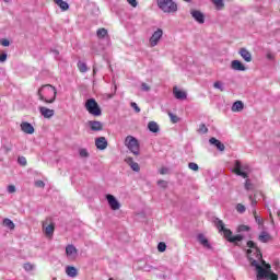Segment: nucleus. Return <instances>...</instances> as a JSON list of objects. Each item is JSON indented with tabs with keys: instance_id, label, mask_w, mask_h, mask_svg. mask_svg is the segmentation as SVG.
<instances>
[{
	"instance_id": "obj_1",
	"label": "nucleus",
	"mask_w": 280,
	"mask_h": 280,
	"mask_svg": "<svg viewBox=\"0 0 280 280\" xmlns=\"http://www.w3.org/2000/svg\"><path fill=\"white\" fill-rule=\"evenodd\" d=\"M247 257L253 268H256V279H270V280H279V275L272 272V267L270 264L264 260V255L257 244L253 241L247 242Z\"/></svg>"
},
{
	"instance_id": "obj_2",
	"label": "nucleus",
	"mask_w": 280,
	"mask_h": 280,
	"mask_svg": "<svg viewBox=\"0 0 280 280\" xmlns=\"http://www.w3.org/2000/svg\"><path fill=\"white\" fill-rule=\"evenodd\" d=\"M39 102L45 104H54L56 97H58V90L51 84H44L37 91Z\"/></svg>"
},
{
	"instance_id": "obj_3",
	"label": "nucleus",
	"mask_w": 280,
	"mask_h": 280,
	"mask_svg": "<svg viewBox=\"0 0 280 280\" xmlns=\"http://www.w3.org/2000/svg\"><path fill=\"white\" fill-rule=\"evenodd\" d=\"M215 226L219 233H223V237L226 240V242H230V244H237V242H242V240H244L242 234L233 236V232L230 229H226L224 221L220 219H217Z\"/></svg>"
},
{
	"instance_id": "obj_4",
	"label": "nucleus",
	"mask_w": 280,
	"mask_h": 280,
	"mask_svg": "<svg viewBox=\"0 0 280 280\" xmlns=\"http://www.w3.org/2000/svg\"><path fill=\"white\" fill-rule=\"evenodd\" d=\"M158 8L165 12L166 14H173L174 12H178V4L173 0H156Z\"/></svg>"
},
{
	"instance_id": "obj_5",
	"label": "nucleus",
	"mask_w": 280,
	"mask_h": 280,
	"mask_svg": "<svg viewBox=\"0 0 280 280\" xmlns=\"http://www.w3.org/2000/svg\"><path fill=\"white\" fill-rule=\"evenodd\" d=\"M125 145L135 156H139V154H141V145L139 144V140H137V138L127 136L125 139Z\"/></svg>"
},
{
	"instance_id": "obj_6",
	"label": "nucleus",
	"mask_w": 280,
	"mask_h": 280,
	"mask_svg": "<svg viewBox=\"0 0 280 280\" xmlns=\"http://www.w3.org/2000/svg\"><path fill=\"white\" fill-rule=\"evenodd\" d=\"M42 231L48 240L54 238V233L56 231V223L51 218L48 217L42 222Z\"/></svg>"
},
{
	"instance_id": "obj_7",
	"label": "nucleus",
	"mask_w": 280,
	"mask_h": 280,
	"mask_svg": "<svg viewBox=\"0 0 280 280\" xmlns=\"http://www.w3.org/2000/svg\"><path fill=\"white\" fill-rule=\"evenodd\" d=\"M85 109L88 113H90V115H93L94 117H100L102 115V108H100V105L95 98H89L85 102Z\"/></svg>"
},
{
	"instance_id": "obj_8",
	"label": "nucleus",
	"mask_w": 280,
	"mask_h": 280,
	"mask_svg": "<svg viewBox=\"0 0 280 280\" xmlns=\"http://www.w3.org/2000/svg\"><path fill=\"white\" fill-rule=\"evenodd\" d=\"M161 38H163V30L158 28L149 39L151 47H156Z\"/></svg>"
},
{
	"instance_id": "obj_9",
	"label": "nucleus",
	"mask_w": 280,
	"mask_h": 280,
	"mask_svg": "<svg viewBox=\"0 0 280 280\" xmlns=\"http://www.w3.org/2000/svg\"><path fill=\"white\" fill-rule=\"evenodd\" d=\"M106 200L110 207L112 211H119L121 209V203L113 195H106Z\"/></svg>"
},
{
	"instance_id": "obj_10",
	"label": "nucleus",
	"mask_w": 280,
	"mask_h": 280,
	"mask_svg": "<svg viewBox=\"0 0 280 280\" xmlns=\"http://www.w3.org/2000/svg\"><path fill=\"white\" fill-rule=\"evenodd\" d=\"M246 170H248V166H242L240 161L235 162L234 173H236L237 176H242V178H248V173H246Z\"/></svg>"
},
{
	"instance_id": "obj_11",
	"label": "nucleus",
	"mask_w": 280,
	"mask_h": 280,
	"mask_svg": "<svg viewBox=\"0 0 280 280\" xmlns=\"http://www.w3.org/2000/svg\"><path fill=\"white\" fill-rule=\"evenodd\" d=\"M190 14H191L192 19L200 25H202L205 23V13L203 12L192 9V10H190Z\"/></svg>"
},
{
	"instance_id": "obj_12",
	"label": "nucleus",
	"mask_w": 280,
	"mask_h": 280,
	"mask_svg": "<svg viewBox=\"0 0 280 280\" xmlns=\"http://www.w3.org/2000/svg\"><path fill=\"white\" fill-rule=\"evenodd\" d=\"M38 110L45 119H51V117H54V115H56V112L54 109L47 108L45 106H40L38 108Z\"/></svg>"
},
{
	"instance_id": "obj_13",
	"label": "nucleus",
	"mask_w": 280,
	"mask_h": 280,
	"mask_svg": "<svg viewBox=\"0 0 280 280\" xmlns=\"http://www.w3.org/2000/svg\"><path fill=\"white\" fill-rule=\"evenodd\" d=\"M66 255L69 259H75L78 257V248H75L73 244L67 245Z\"/></svg>"
},
{
	"instance_id": "obj_14",
	"label": "nucleus",
	"mask_w": 280,
	"mask_h": 280,
	"mask_svg": "<svg viewBox=\"0 0 280 280\" xmlns=\"http://www.w3.org/2000/svg\"><path fill=\"white\" fill-rule=\"evenodd\" d=\"M95 145L97 150H106L108 148V140L105 137L96 138Z\"/></svg>"
},
{
	"instance_id": "obj_15",
	"label": "nucleus",
	"mask_w": 280,
	"mask_h": 280,
	"mask_svg": "<svg viewBox=\"0 0 280 280\" xmlns=\"http://www.w3.org/2000/svg\"><path fill=\"white\" fill-rule=\"evenodd\" d=\"M20 128H21L22 132H24L25 135H34V126H32V124H30L27 121H23L20 125Z\"/></svg>"
},
{
	"instance_id": "obj_16",
	"label": "nucleus",
	"mask_w": 280,
	"mask_h": 280,
	"mask_svg": "<svg viewBox=\"0 0 280 280\" xmlns=\"http://www.w3.org/2000/svg\"><path fill=\"white\" fill-rule=\"evenodd\" d=\"M173 95L176 100H187V92L178 89V86L173 88Z\"/></svg>"
},
{
	"instance_id": "obj_17",
	"label": "nucleus",
	"mask_w": 280,
	"mask_h": 280,
	"mask_svg": "<svg viewBox=\"0 0 280 280\" xmlns=\"http://www.w3.org/2000/svg\"><path fill=\"white\" fill-rule=\"evenodd\" d=\"M89 126H90L91 130H93L94 132H100V131L104 130V125L97 120L89 121Z\"/></svg>"
},
{
	"instance_id": "obj_18",
	"label": "nucleus",
	"mask_w": 280,
	"mask_h": 280,
	"mask_svg": "<svg viewBox=\"0 0 280 280\" xmlns=\"http://www.w3.org/2000/svg\"><path fill=\"white\" fill-rule=\"evenodd\" d=\"M240 56L245 60V62H253V55L248 49L246 48H241L240 49Z\"/></svg>"
},
{
	"instance_id": "obj_19",
	"label": "nucleus",
	"mask_w": 280,
	"mask_h": 280,
	"mask_svg": "<svg viewBox=\"0 0 280 280\" xmlns=\"http://www.w3.org/2000/svg\"><path fill=\"white\" fill-rule=\"evenodd\" d=\"M209 143L211 145H215V148H218V150L220 152H224V150L226 149V147H224V143H222L220 140L215 139V138H210L209 139Z\"/></svg>"
},
{
	"instance_id": "obj_20",
	"label": "nucleus",
	"mask_w": 280,
	"mask_h": 280,
	"mask_svg": "<svg viewBox=\"0 0 280 280\" xmlns=\"http://www.w3.org/2000/svg\"><path fill=\"white\" fill-rule=\"evenodd\" d=\"M258 240L262 243V244H268V242H272V236L270 235V233L262 231L259 235H258Z\"/></svg>"
},
{
	"instance_id": "obj_21",
	"label": "nucleus",
	"mask_w": 280,
	"mask_h": 280,
	"mask_svg": "<svg viewBox=\"0 0 280 280\" xmlns=\"http://www.w3.org/2000/svg\"><path fill=\"white\" fill-rule=\"evenodd\" d=\"M125 162L131 167L133 172H140L141 167L139 166V163L135 162L132 158H127Z\"/></svg>"
},
{
	"instance_id": "obj_22",
	"label": "nucleus",
	"mask_w": 280,
	"mask_h": 280,
	"mask_svg": "<svg viewBox=\"0 0 280 280\" xmlns=\"http://www.w3.org/2000/svg\"><path fill=\"white\" fill-rule=\"evenodd\" d=\"M232 113H242L244 110V103L242 101H236L233 103Z\"/></svg>"
},
{
	"instance_id": "obj_23",
	"label": "nucleus",
	"mask_w": 280,
	"mask_h": 280,
	"mask_svg": "<svg viewBox=\"0 0 280 280\" xmlns=\"http://www.w3.org/2000/svg\"><path fill=\"white\" fill-rule=\"evenodd\" d=\"M231 67L234 71H244L246 69V66L240 60H233Z\"/></svg>"
},
{
	"instance_id": "obj_24",
	"label": "nucleus",
	"mask_w": 280,
	"mask_h": 280,
	"mask_svg": "<svg viewBox=\"0 0 280 280\" xmlns=\"http://www.w3.org/2000/svg\"><path fill=\"white\" fill-rule=\"evenodd\" d=\"M197 240L199 244H201V246H203L205 248L211 249V244L209 243V240H207V237L203 236V234H199L197 236Z\"/></svg>"
},
{
	"instance_id": "obj_25",
	"label": "nucleus",
	"mask_w": 280,
	"mask_h": 280,
	"mask_svg": "<svg viewBox=\"0 0 280 280\" xmlns=\"http://www.w3.org/2000/svg\"><path fill=\"white\" fill-rule=\"evenodd\" d=\"M54 3H56V5H58L62 12H67V10H69V3H67V1L54 0Z\"/></svg>"
},
{
	"instance_id": "obj_26",
	"label": "nucleus",
	"mask_w": 280,
	"mask_h": 280,
	"mask_svg": "<svg viewBox=\"0 0 280 280\" xmlns=\"http://www.w3.org/2000/svg\"><path fill=\"white\" fill-rule=\"evenodd\" d=\"M2 225L5 226L7 229H10V231H14V229H16L14 222L8 218L3 219Z\"/></svg>"
},
{
	"instance_id": "obj_27",
	"label": "nucleus",
	"mask_w": 280,
	"mask_h": 280,
	"mask_svg": "<svg viewBox=\"0 0 280 280\" xmlns=\"http://www.w3.org/2000/svg\"><path fill=\"white\" fill-rule=\"evenodd\" d=\"M66 273L68 275V277H72V278L78 277V269H75V267L73 266H68L66 268Z\"/></svg>"
},
{
	"instance_id": "obj_28",
	"label": "nucleus",
	"mask_w": 280,
	"mask_h": 280,
	"mask_svg": "<svg viewBox=\"0 0 280 280\" xmlns=\"http://www.w3.org/2000/svg\"><path fill=\"white\" fill-rule=\"evenodd\" d=\"M96 36L97 38L102 39L106 36H108V30L104 28V27H101L96 31Z\"/></svg>"
},
{
	"instance_id": "obj_29",
	"label": "nucleus",
	"mask_w": 280,
	"mask_h": 280,
	"mask_svg": "<svg viewBox=\"0 0 280 280\" xmlns=\"http://www.w3.org/2000/svg\"><path fill=\"white\" fill-rule=\"evenodd\" d=\"M148 129L150 130V132H159V124H156V121H150L148 124Z\"/></svg>"
},
{
	"instance_id": "obj_30",
	"label": "nucleus",
	"mask_w": 280,
	"mask_h": 280,
	"mask_svg": "<svg viewBox=\"0 0 280 280\" xmlns=\"http://www.w3.org/2000/svg\"><path fill=\"white\" fill-rule=\"evenodd\" d=\"M77 67L81 73H86V71H89V67L86 66V63L84 61H79L77 63Z\"/></svg>"
},
{
	"instance_id": "obj_31",
	"label": "nucleus",
	"mask_w": 280,
	"mask_h": 280,
	"mask_svg": "<svg viewBox=\"0 0 280 280\" xmlns=\"http://www.w3.org/2000/svg\"><path fill=\"white\" fill-rule=\"evenodd\" d=\"M211 1L215 5L217 10L224 9V0H211Z\"/></svg>"
},
{
	"instance_id": "obj_32",
	"label": "nucleus",
	"mask_w": 280,
	"mask_h": 280,
	"mask_svg": "<svg viewBox=\"0 0 280 280\" xmlns=\"http://www.w3.org/2000/svg\"><path fill=\"white\" fill-rule=\"evenodd\" d=\"M23 268L26 272H32V270H34L36 268V266L32 262H25L23 265Z\"/></svg>"
},
{
	"instance_id": "obj_33",
	"label": "nucleus",
	"mask_w": 280,
	"mask_h": 280,
	"mask_svg": "<svg viewBox=\"0 0 280 280\" xmlns=\"http://www.w3.org/2000/svg\"><path fill=\"white\" fill-rule=\"evenodd\" d=\"M168 117H170L172 124H178V121H179L178 116H176V115L173 114L172 112H168Z\"/></svg>"
},
{
	"instance_id": "obj_34",
	"label": "nucleus",
	"mask_w": 280,
	"mask_h": 280,
	"mask_svg": "<svg viewBox=\"0 0 280 280\" xmlns=\"http://www.w3.org/2000/svg\"><path fill=\"white\" fill-rule=\"evenodd\" d=\"M166 249H167V245L164 242L159 243L158 245L159 253H165Z\"/></svg>"
},
{
	"instance_id": "obj_35",
	"label": "nucleus",
	"mask_w": 280,
	"mask_h": 280,
	"mask_svg": "<svg viewBox=\"0 0 280 280\" xmlns=\"http://www.w3.org/2000/svg\"><path fill=\"white\" fill-rule=\"evenodd\" d=\"M199 132H201L202 135H207L209 132V128H207V125L201 124L199 126Z\"/></svg>"
},
{
	"instance_id": "obj_36",
	"label": "nucleus",
	"mask_w": 280,
	"mask_h": 280,
	"mask_svg": "<svg viewBox=\"0 0 280 280\" xmlns=\"http://www.w3.org/2000/svg\"><path fill=\"white\" fill-rule=\"evenodd\" d=\"M18 163L22 165V167H25V165H27V159H25V156H20L18 158Z\"/></svg>"
},
{
	"instance_id": "obj_37",
	"label": "nucleus",
	"mask_w": 280,
	"mask_h": 280,
	"mask_svg": "<svg viewBox=\"0 0 280 280\" xmlns=\"http://www.w3.org/2000/svg\"><path fill=\"white\" fill-rule=\"evenodd\" d=\"M236 211H237V213H245L246 207L242 203H238V205H236Z\"/></svg>"
},
{
	"instance_id": "obj_38",
	"label": "nucleus",
	"mask_w": 280,
	"mask_h": 280,
	"mask_svg": "<svg viewBox=\"0 0 280 280\" xmlns=\"http://www.w3.org/2000/svg\"><path fill=\"white\" fill-rule=\"evenodd\" d=\"M245 189L247 191H253V184L250 183V179H246V182H245Z\"/></svg>"
},
{
	"instance_id": "obj_39",
	"label": "nucleus",
	"mask_w": 280,
	"mask_h": 280,
	"mask_svg": "<svg viewBox=\"0 0 280 280\" xmlns=\"http://www.w3.org/2000/svg\"><path fill=\"white\" fill-rule=\"evenodd\" d=\"M188 167H189V170H191L192 172H198V170H199L198 165H197L196 163H194V162H190V163L188 164Z\"/></svg>"
},
{
	"instance_id": "obj_40",
	"label": "nucleus",
	"mask_w": 280,
	"mask_h": 280,
	"mask_svg": "<svg viewBox=\"0 0 280 280\" xmlns=\"http://www.w3.org/2000/svg\"><path fill=\"white\" fill-rule=\"evenodd\" d=\"M158 185H159L160 187H162V189H167V182H166V180L160 179V180L158 182Z\"/></svg>"
},
{
	"instance_id": "obj_41",
	"label": "nucleus",
	"mask_w": 280,
	"mask_h": 280,
	"mask_svg": "<svg viewBox=\"0 0 280 280\" xmlns=\"http://www.w3.org/2000/svg\"><path fill=\"white\" fill-rule=\"evenodd\" d=\"M246 231H250V228L248 225H240L238 226V232L244 233Z\"/></svg>"
},
{
	"instance_id": "obj_42",
	"label": "nucleus",
	"mask_w": 280,
	"mask_h": 280,
	"mask_svg": "<svg viewBox=\"0 0 280 280\" xmlns=\"http://www.w3.org/2000/svg\"><path fill=\"white\" fill-rule=\"evenodd\" d=\"M130 106L135 109L136 113H141V108H139V105H137V103L131 102Z\"/></svg>"
},
{
	"instance_id": "obj_43",
	"label": "nucleus",
	"mask_w": 280,
	"mask_h": 280,
	"mask_svg": "<svg viewBox=\"0 0 280 280\" xmlns=\"http://www.w3.org/2000/svg\"><path fill=\"white\" fill-rule=\"evenodd\" d=\"M7 189H8L9 194H15L16 192V186H14V185H9Z\"/></svg>"
},
{
	"instance_id": "obj_44",
	"label": "nucleus",
	"mask_w": 280,
	"mask_h": 280,
	"mask_svg": "<svg viewBox=\"0 0 280 280\" xmlns=\"http://www.w3.org/2000/svg\"><path fill=\"white\" fill-rule=\"evenodd\" d=\"M80 156H82L83 159H86V156H89V151H86V149H81Z\"/></svg>"
},
{
	"instance_id": "obj_45",
	"label": "nucleus",
	"mask_w": 280,
	"mask_h": 280,
	"mask_svg": "<svg viewBox=\"0 0 280 280\" xmlns=\"http://www.w3.org/2000/svg\"><path fill=\"white\" fill-rule=\"evenodd\" d=\"M0 45H2V47H10V40H8V39H0Z\"/></svg>"
},
{
	"instance_id": "obj_46",
	"label": "nucleus",
	"mask_w": 280,
	"mask_h": 280,
	"mask_svg": "<svg viewBox=\"0 0 280 280\" xmlns=\"http://www.w3.org/2000/svg\"><path fill=\"white\" fill-rule=\"evenodd\" d=\"M213 86L219 89V91H224V88H222V83L220 81L214 82Z\"/></svg>"
},
{
	"instance_id": "obj_47",
	"label": "nucleus",
	"mask_w": 280,
	"mask_h": 280,
	"mask_svg": "<svg viewBox=\"0 0 280 280\" xmlns=\"http://www.w3.org/2000/svg\"><path fill=\"white\" fill-rule=\"evenodd\" d=\"M127 3H129V5H130L131 8H137V5H138L137 0H127Z\"/></svg>"
},
{
	"instance_id": "obj_48",
	"label": "nucleus",
	"mask_w": 280,
	"mask_h": 280,
	"mask_svg": "<svg viewBox=\"0 0 280 280\" xmlns=\"http://www.w3.org/2000/svg\"><path fill=\"white\" fill-rule=\"evenodd\" d=\"M35 187L44 188L45 187V182H43V180L35 182Z\"/></svg>"
},
{
	"instance_id": "obj_49",
	"label": "nucleus",
	"mask_w": 280,
	"mask_h": 280,
	"mask_svg": "<svg viewBox=\"0 0 280 280\" xmlns=\"http://www.w3.org/2000/svg\"><path fill=\"white\" fill-rule=\"evenodd\" d=\"M254 219L257 222V224H259V226H261L264 224V219H261V217L258 215V217H256Z\"/></svg>"
},
{
	"instance_id": "obj_50",
	"label": "nucleus",
	"mask_w": 280,
	"mask_h": 280,
	"mask_svg": "<svg viewBox=\"0 0 280 280\" xmlns=\"http://www.w3.org/2000/svg\"><path fill=\"white\" fill-rule=\"evenodd\" d=\"M141 90L142 91H150V85H148V83H142L141 84Z\"/></svg>"
},
{
	"instance_id": "obj_51",
	"label": "nucleus",
	"mask_w": 280,
	"mask_h": 280,
	"mask_svg": "<svg viewBox=\"0 0 280 280\" xmlns=\"http://www.w3.org/2000/svg\"><path fill=\"white\" fill-rule=\"evenodd\" d=\"M5 60H8V55L7 54L0 55V62H5Z\"/></svg>"
},
{
	"instance_id": "obj_52",
	"label": "nucleus",
	"mask_w": 280,
	"mask_h": 280,
	"mask_svg": "<svg viewBox=\"0 0 280 280\" xmlns=\"http://www.w3.org/2000/svg\"><path fill=\"white\" fill-rule=\"evenodd\" d=\"M267 59L268 60H275V55H272V52H268L267 54Z\"/></svg>"
},
{
	"instance_id": "obj_53",
	"label": "nucleus",
	"mask_w": 280,
	"mask_h": 280,
	"mask_svg": "<svg viewBox=\"0 0 280 280\" xmlns=\"http://www.w3.org/2000/svg\"><path fill=\"white\" fill-rule=\"evenodd\" d=\"M249 200H252V207H255V205H257V200L253 199V195L249 196Z\"/></svg>"
},
{
	"instance_id": "obj_54",
	"label": "nucleus",
	"mask_w": 280,
	"mask_h": 280,
	"mask_svg": "<svg viewBox=\"0 0 280 280\" xmlns=\"http://www.w3.org/2000/svg\"><path fill=\"white\" fill-rule=\"evenodd\" d=\"M160 174H167V170H165V168H162V170H160Z\"/></svg>"
},
{
	"instance_id": "obj_55",
	"label": "nucleus",
	"mask_w": 280,
	"mask_h": 280,
	"mask_svg": "<svg viewBox=\"0 0 280 280\" xmlns=\"http://www.w3.org/2000/svg\"><path fill=\"white\" fill-rule=\"evenodd\" d=\"M253 215H254V218L258 217L257 215V210H255V209L253 210Z\"/></svg>"
},
{
	"instance_id": "obj_56",
	"label": "nucleus",
	"mask_w": 280,
	"mask_h": 280,
	"mask_svg": "<svg viewBox=\"0 0 280 280\" xmlns=\"http://www.w3.org/2000/svg\"><path fill=\"white\" fill-rule=\"evenodd\" d=\"M54 54H56V56H58V54H60L58 50H52Z\"/></svg>"
},
{
	"instance_id": "obj_57",
	"label": "nucleus",
	"mask_w": 280,
	"mask_h": 280,
	"mask_svg": "<svg viewBox=\"0 0 280 280\" xmlns=\"http://www.w3.org/2000/svg\"><path fill=\"white\" fill-rule=\"evenodd\" d=\"M2 1H4V3H9L10 2V0H2Z\"/></svg>"
},
{
	"instance_id": "obj_58",
	"label": "nucleus",
	"mask_w": 280,
	"mask_h": 280,
	"mask_svg": "<svg viewBox=\"0 0 280 280\" xmlns=\"http://www.w3.org/2000/svg\"><path fill=\"white\" fill-rule=\"evenodd\" d=\"M277 215H278V218L280 219V211H278Z\"/></svg>"
},
{
	"instance_id": "obj_59",
	"label": "nucleus",
	"mask_w": 280,
	"mask_h": 280,
	"mask_svg": "<svg viewBox=\"0 0 280 280\" xmlns=\"http://www.w3.org/2000/svg\"><path fill=\"white\" fill-rule=\"evenodd\" d=\"M93 73H94V75H95V73H96L95 69H93Z\"/></svg>"
},
{
	"instance_id": "obj_60",
	"label": "nucleus",
	"mask_w": 280,
	"mask_h": 280,
	"mask_svg": "<svg viewBox=\"0 0 280 280\" xmlns=\"http://www.w3.org/2000/svg\"><path fill=\"white\" fill-rule=\"evenodd\" d=\"M184 1H191V0H184Z\"/></svg>"
}]
</instances>
